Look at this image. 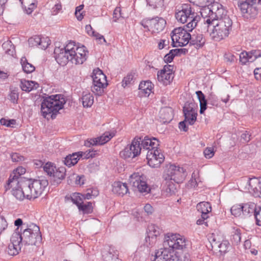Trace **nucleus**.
<instances>
[{"mask_svg":"<svg viewBox=\"0 0 261 261\" xmlns=\"http://www.w3.org/2000/svg\"><path fill=\"white\" fill-rule=\"evenodd\" d=\"M210 6L203 8L201 12L203 17L201 22L203 25L201 28L202 32H208L210 24L216 22L217 20L223 19L224 16H227L221 4L213 2Z\"/></svg>","mask_w":261,"mask_h":261,"instance_id":"1","label":"nucleus"},{"mask_svg":"<svg viewBox=\"0 0 261 261\" xmlns=\"http://www.w3.org/2000/svg\"><path fill=\"white\" fill-rule=\"evenodd\" d=\"M66 99L62 94L53 95L46 97L41 105V112L44 118L50 116L52 119L56 117L59 111L63 108Z\"/></svg>","mask_w":261,"mask_h":261,"instance_id":"2","label":"nucleus"},{"mask_svg":"<svg viewBox=\"0 0 261 261\" xmlns=\"http://www.w3.org/2000/svg\"><path fill=\"white\" fill-rule=\"evenodd\" d=\"M232 22L228 16H224L216 22L210 24V36L215 41H220L228 37L232 29Z\"/></svg>","mask_w":261,"mask_h":261,"instance_id":"3","label":"nucleus"},{"mask_svg":"<svg viewBox=\"0 0 261 261\" xmlns=\"http://www.w3.org/2000/svg\"><path fill=\"white\" fill-rule=\"evenodd\" d=\"M24 191L27 198L29 200L39 197L48 185V180L44 177L38 179L23 178Z\"/></svg>","mask_w":261,"mask_h":261,"instance_id":"4","label":"nucleus"},{"mask_svg":"<svg viewBox=\"0 0 261 261\" xmlns=\"http://www.w3.org/2000/svg\"><path fill=\"white\" fill-rule=\"evenodd\" d=\"M175 18L182 23L187 22L185 26L189 31H192L200 22V16L188 5H184L181 10L175 13Z\"/></svg>","mask_w":261,"mask_h":261,"instance_id":"5","label":"nucleus"},{"mask_svg":"<svg viewBox=\"0 0 261 261\" xmlns=\"http://www.w3.org/2000/svg\"><path fill=\"white\" fill-rule=\"evenodd\" d=\"M19 240L24 245L37 246L41 243L42 236L39 227L34 223L27 224L21 233L19 232Z\"/></svg>","mask_w":261,"mask_h":261,"instance_id":"6","label":"nucleus"},{"mask_svg":"<svg viewBox=\"0 0 261 261\" xmlns=\"http://www.w3.org/2000/svg\"><path fill=\"white\" fill-rule=\"evenodd\" d=\"M189 246V241L178 233H168L165 236L163 246L173 250L185 251Z\"/></svg>","mask_w":261,"mask_h":261,"instance_id":"7","label":"nucleus"},{"mask_svg":"<svg viewBox=\"0 0 261 261\" xmlns=\"http://www.w3.org/2000/svg\"><path fill=\"white\" fill-rule=\"evenodd\" d=\"M23 178H19L18 176L11 175L7 181L5 188L8 191L12 189V194L17 199L23 200L24 197L27 198L23 184Z\"/></svg>","mask_w":261,"mask_h":261,"instance_id":"8","label":"nucleus"},{"mask_svg":"<svg viewBox=\"0 0 261 261\" xmlns=\"http://www.w3.org/2000/svg\"><path fill=\"white\" fill-rule=\"evenodd\" d=\"M187 176L186 170L182 167L173 164L166 166L163 174V179L173 181L176 184L182 182Z\"/></svg>","mask_w":261,"mask_h":261,"instance_id":"9","label":"nucleus"},{"mask_svg":"<svg viewBox=\"0 0 261 261\" xmlns=\"http://www.w3.org/2000/svg\"><path fill=\"white\" fill-rule=\"evenodd\" d=\"M67 51H69L70 61L76 65L83 64L87 59V50L84 45L80 46L75 42L68 43Z\"/></svg>","mask_w":261,"mask_h":261,"instance_id":"10","label":"nucleus"},{"mask_svg":"<svg viewBox=\"0 0 261 261\" xmlns=\"http://www.w3.org/2000/svg\"><path fill=\"white\" fill-rule=\"evenodd\" d=\"M187 27H179L174 29L171 33L172 45L173 47L184 46L189 43L191 34Z\"/></svg>","mask_w":261,"mask_h":261,"instance_id":"11","label":"nucleus"},{"mask_svg":"<svg viewBox=\"0 0 261 261\" xmlns=\"http://www.w3.org/2000/svg\"><path fill=\"white\" fill-rule=\"evenodd\" d=\"M240 185L254 197L261 198V178H244L241 179Z\"/></svg>","mask_w":261,"mask_h":261,"instance_id":"12","label":"nucleus"},{"mask_svg":"<svg viewBox=\"0 0 261 261\" xmlns=\"http://www.w3.org/2000/svg\"><path fill=\"white\" fill-rule=\"evenodd\" d=\"M140 137H135L132 141L131 143L128 144L122 151L120 152V156L122 158L133 159L138 156L142 151L140 146Z\"/></svg>","mask_w":261,"mask_h":261,"instance_id":"13","label":"nucleus"},{"mask_svg":"<svg viewBox=\"0 0 261 261\" xmlns=\"http://www.w3.org/2000/svg\"><path fill=\"white\" fill-rule=\"evenodd\" d=\"M92 77L93 85L91 90L95 94L99 95L103 92V89L107 85L106 76L101 70L97 68L93 70Z\"/></svg>","mask_w":261,"mask_h":261,"instance_id":"14","label":"nucleus"},{"mask_svg":"<svg viewBox=\"0 0 261 261\" xmlns=\"http://www.w3.org/2000/svg\"><path fill=\"white\" fill-rule=\"evenodd\" d=\"M155 261H181L171 248L164 247L158 250L155 255Z\"/></svg>","mask_w":261,"mask_h":261,"instance_id":"15","label":"nucleus"},{"mask_svg":"<svg viewBox=\"0 0 261 261\" xmlns=\"http://www.w3.org/2000/svg\"><path fill=\"white\" fill-rule=\"evenodd\" d=\"M146 159L149 166L158 168L164 161L165 157L158 148L147 151Z\"/></svg>","mask_w":261,"mask_h":261,"instance_id":"16","label":"nucleus"},{"mask_svg":"<svg viewBox=\"0 0 261 261\" xmlns=\"http://www.w3.org/2000/svg\"><path fill=\"white\" fill-rule=\"evenodd\" d=\"M261 4V0H246L239 3L238 6L243 14L254 17L257 14L256 4Z\"/></svg>","mask_w":261,"mask_h":261,"instance_id":"17","label":"nucleus"},{"mask_svg":"<svg viewBox=\"0 0 261 261\" xmlns=\"http://www.w3.org/2000/svg\"><path fill=\"white\" fill-rule=\"evenodd\" d=\"M129 180L134 190H137L141 193H148L150 190L144 178L138 174L134 173L131 175Z\"/></svg>","mask_w":261,"mask_h":261,"instance_id":"18","label":"nucleus"},{"mask_svg":"<svg viewBox=\"0 0 261 261\" xmlns=\"http://www.w3.org/2000/svg\"><path fill=\"white\" fill-rule=\"evenodd\" d=\"M172 68L173 67L171 65H165L163 69L158 72V81L164 85L170 84L174 77Z\"/></svg>","mask_w":261,"mask_h":261,"instance_id":"19","label":"nucleus"},{"mask_svg":"<svg viewBox=\"0 0 261 261\" xmlns=\"http://www.w3.org/2000/svg\"><path fill=\"white\" fill-rule=\"evenodd\" d=\"M68 43L63 47H55L54 49L55 58L56 61L61 65L64 66L70 61L69 51H67Z\"/></svg>","mask_w":261,"mask_h":261,"instance_id":"20","label":"nucleus"},{"mask_svg":"<svg viewBox=\"0 0 261 261\" xmlns=\"http://www.w3.org/2000/svg\"><path fill=\"white\" fill-rule=\"evenodd\" d=\"M23 245L19 240V232L14 231L11 238V244L8 247L7 252L10 255H16L18 254Z\"/></svg>","mask_w":261,"mask_h":261,"instance_id":"21","label":"nucleus"},{"mask_svg":"<svg viewBox=\"0 0 261 261\" xmlns=\"http://www.w3.org/2000/svg\"><path fill=\"white\" fill-rule=\"evenodd\" d=\"M161 229L154 224L148 225L147 229V236L145 238L147 245L152 246L155 244L157 237L161 232Z\"/></svg>","mask_w":261,"mask_h":261,"instance_id":"22","label":"nucleus"},{"mask_svg":"<svg viewBox=\"0 0 261 261\" xmlns=\"http://www.w3.org/2000/svg\"><path fill=\"white\" fill-rule=\"evenodd\" d=\"M198 27V32H196L195 34L191 35V38L190 39L189 43L191 45H193L196 48H199L202 47L205 44V39L204 37L203 33L206 32H202L201 27L203 25V22H200V25H197Z\"/></svg>","mask_w":261,"mask_h":261,"instance_id":"23","label":"nucleus"},{"mask_svg":"<svg viewBox=\"0 0 261 261\" xmlns=\"http://www.w3.org/2000/svg\"><path fill=\"white\" fill-rule=\"evenodd\" d=\"M140 146L142 148V151L150 150L158 148L159 146V141L156 138L148 136H145L144 138L140 137Z\"/></svg>","mask_w":261,"mask_h":261,"instance_id":"24","label":"nucleus"},{"mask_svg":"<svg viewBox=\"0 0 261 261\" xmlns=\"http://www.w3.org/2000/svg\"><path fill=\"white\" fill-rule=\"evenodd\" d=\"M30 46H37L42 49H45L50 43V40L48 37H41L39 36L32 37L28 40Z\"/></svg>","mask_w":261,"mask_h":261,"instance_id":"25","label":"nucleus"},{"mask_svg":"<svg viewBox=\"0 0 261 261\" xmlns=\"http://www.w3.org/2000/svg\"><path fill=\"white\" fill-rule=\"evenodd\" d=\"M115 135L113 132H106L102 136L87 140L85 142V145L90 147L91 145H102L108 142Z\"/></svg>","mask_w":261,"mask_h":261,"instance_id":"26","label":"nucleus"},{"mask_svg":"<svg viewBox=\"0 0 261 261\" xmlns=\"http://www.w3.org/2000/svg\"><path fill=\"white\" fill-rule=\"evenodd\" d=\"M162 193L166 196H170L177 192L176 185L173 181L163 180Z\"/></svg>","mask_w":261,"mask_h":261,"instance_id":"27","label":"nucleus"},{"mask_svg":"<svg viewBox=\"0 0 261 261\" xmlns=\"http://www.w3.org/2000/svg\"><path fill=\"white\" fill-rule=\"evenodd\" d=\"M166 22L161 17L151 18V26L150 31L152 33H159L164 29Z\"/></svg>","mask_w":261,"mask_h":261,"instance_id":"28","label":"nucleus"},{"mask_svg":"<svg viewBox=\"0 0 261 261\" xmlns=\"http://www.w3.org/2000/svg\"><path fill=\"white\" fill-rule=\"evenodd\" d=\"M82 154L83 153L82 151H79L72 153V154H69L67 155L65 158H64L63 162L66 166H68V167H70L77 163L80 158L82 157Z\"/></svg>","mask_w":261,"mask_h":261,"instance_id":"29","label":"nucleus"},{"mask_svg":"<svg viewBox=\"0 0 261 261\" xmlns=\"http://www.w3.org/2000/svg\"><path fill=\"white\" fill-rule=\"evenodd\" d=\"M173 118V111L170 107L162 108L160 112V118L163 123L170 122Z\"/></svg>","mask_w":261,"mask_h":261,"instance_id":"30","label":"nucleus"},{"mask_svg":"<svg viewBox=\"0 0 261 261\" xmlns=\"http://www.w3.org/2000/svg\"><path fill=\"white\" fill-rule=\"evenodd\" d=\"M197 211L201 213V216L203 219L208 218V214L212 211L211 204L208 202H201L196 206Z\"/></svg>","mask_w":261,"mask_h":261,"instance_id":"31","label":"nucleus"},{"mask_svg":"<svg viewBox=\"0 0 261 261\" xmlns=\"http://www.w3.org/2000/svg\"><path fill=\"white\" fill-rule=\"evenodd\" d=\"M112 192L119 196H123L128 192V189L125 183L115 181L112 185Z\"/></svg>","mask_w":261,"mask_h":261,"instance_id":"32","label":"nucleus"},{"mask_svg":"<svg viewBox=\"0 0 261 261\" xmlns=\"http://www.w3.org/2000/svg\"><path fill=\"white\" fill-rule=\"evenodd\" d=\"M101 253L104 261H112L114 258H118L117 251L110 247L105 248Z\"/></svg>","mask_w":261,"mask_h":261,"instance_id":"33","label":"nucleus"},{"mask_svg":"<svg viewBox=\"0 0 261 261\" xmlns=\"http://www.w3.org/2000/svg\"><path fill=\"white\" fill-rule=\"evenodd\" d=\"M24 11L28 14H31L37 6L36 0H19Z\"/></svg>","mask_w":261,"mask_h":261,"instance_id":"34","label":"nucleus"},{"mask_svg":"<svg viewBox=\"0 0 261 261\" xmlns=\"http://www.w3.org/2000/svg\"><path fill=\"white\" fill-rule=\"evenodd\" d=\"M38 84L32 81L21 80L20 82V88L22 91L30 92L36 89L38 87Z\"/></svg>","mask_w":261,"mask_h":261,"instance_id":"35","label":"nucleus"},{"mask_svg":"<svg viewBox=\"0 0 261 261\" xmlns=\"http://www.w3.org/2000/svg\"><path fill=\"white\" fill-rule=\"evenodd\" d=\"M153 88V84L149 81H144L140 83L139 86V89L143 93L145 94V96H148Z\"/></svg>","mask_w":261,"mask_h":261,"instance_id":"36","label":"nucleus"},{"mask_svg":"<svg viewBox=\"0 0 261 261\" xmlns=\"http://www.w3.org/2000/svg\"><path fill=\"white\" fill-rule=\"evenodd\" d=\"M84 107H91L94 102V97L89 92H84L81 98Z\"/></svg>","mask_w":261,"mask_h":261,"instance_id":"37","label":"nucleus"},{"mask_svg":"<svg viewBox=\"0 0 261 261\" xmlns=\"http://www.w3.org/2000/svg\"><path fill=\"white\" fill-rule=\"evenodd\" d=\"M243 214L247 216L249 214H255L256 211V205L254 202H247L242 205Z\"/></svg>","mask_w":261,"mask_h":261,"instance_id":"38","label":"nucleus"},{"mask_svg":"<svg viewBox=\"0 0 261 261\" xmlns=\"http://www.w3.org/2000/svg\"><path fill=\"white\" fill-rule=\"evenodd\" d=\"M197 98L200 103V113L203 114L207 108V101L205 99V95L201 91L196 92Z\"/></svg>","mask_w":261,"mask_h":261,"instance_id":"39","label":"nucleus"},{"mask_svg":"<svg viewBox=\"0 0 261 261\" xmlns=\"http://www.w3.org/2000/svg\"><path fill=\"white\" fill-rule=\"evenodd\" d=\"M66 168L64 167H60L57 168L53 180L56 182L57 184L61 182V181L64 179L66 175Z\"/></svg>","mask_w":261,"mask_h":261,"instance_id":"40","label":"nucleus"},{"mask_svg":"<svg viewBox=\"0 0 261 261\" xmlns=\"http://www.w3.org/2000/svg\"><path fill=\"white\" fill-rule=\"evenodd\" d=\"M20 62L22 69L24 72L30 73L35 70V67L32 64L29 63L25 57L21 58Z\"/></svg>","mask_w":261,"mask_h":261,"instance_id":"41","label":"nucleus"},{"mask_svg":"<svg viewBox=\"0 0 261 261\" xmlns=\"http://www.w3.org/2000/svg\"><path fill=\"white\" fill-rule=\"evenodd\" d=\"M78 208L80 211L82 212L83 214H91L93 212V206L91 202H87L84 203L83 202L78 205Z\"/></svg>","mask_w":261,"mask_h":261,"instance_id":"42","label":"nucleus"},{"mask_svg":"<svg viewBox=\"0 0 261 261\" xmlns=\"http://www.w3.org/2000/svg\"><path fill=\"white\" fill-rule=\"evenodd\" d=\"M2 47L5 50V53L7 55L13 56L15 53V47L13 45L12 42L9 40H7L3 43L2 44Z\"/></svg>","mask_w":261,"mask_h":261,"instance_id":"43","label":"nucleus"},{"mask_svg":"<svg viewBox=\"0 0 261 261\" xmlns=\"http://www.w3.org/2000/svg\"><path fill=\"white\" fill-rule=\"evenodd\" d=\"M65 198L70 199L77 207L78 205H80L83 202V200L84 199L83 195L79 193H73L70 197H68L66 196Z\"/></svg>","mask_w":261,"mask_h":261,"instance_id":"44","label":"nucleus"},{"mask_svg":"<svg viewBox=\"0 0 261 261\" xmlns=\"http://www.w3.org/2000/svg\"><path fill=\"white\" fill-rule=\"evenodd\" d=\"M99 194V191L96 188H91L87 190L86 193L83 195L85 199H90L95 198Z\"/></svg>","mask_w":261,"mask_h":261,"instance_id":"45","label":"nucleus"},{"mask_svg":"<svg viewBox=\"0 0 261 261\" xmlns=\"http://www.w3.org/2000/svg\"><path fill=\"white\" fill-rule=\"evenodd\" d=\"M17 88L10 89V91L8 95L9 99L13 103H17L19 93Z\"/></svg>","mask_w":261,"mask_h":261,"instance_id":"46","label":"nucleus"},{"mask_svg":"<svg viewBox=\"0 0 261 261\" xmlns=\"http://www.w3.org/2000/svg\"><path fill=\"white\" fill-rule=\"evenodd\" d=\"M184 116L186 122H188L190 125H193L197 119V112L185 113Z\"/></svg>","mask_w":261,"mask_h":261,"instance_id":"47","label":"nucleus"},{"mask_svg":"<svg viewBox=\"0 0 261 261\" xmlns=\"http://www.w3.org/2000/svg\"><path fill=\"white\" fill-rule=\"evenodd\" d=\"M212 248H217L218 244L222 241L220 238L214 233L210 234L208 238Z\"/></svg>","mask_w":261,"mask_h":261,"instance_id":"48","label":"nucleus"},{"mask_svg":"<svg viewBox=\"0 0 261 261\" xmlns=\"http://www.w3.org/2000/svg\"><path fill=\"white\" fill-rule=\"evenodd\" d=\"M150 9H155L163 5V0H145Z\"/></svg>","mask_w":261,"mask_h":261,"instance_id":"49","label":"nucleus"},{"mask_svg":"<svg viewBox=\"0 0 261 261\" xmlns=\"http://www.w3.org/2000/svg\"><path fill=\"white\" fill-rule=\"evenodd\" d=\"M214 0H189L191 3H193L196 6L205 8L207 6H210Z\"/></svg>","mask_w":261,"mask_h":261,"instance_id":"50","label":"nucleus"},{"mask_svg":"<svg viewBox=\"0 0 261 261\" xmlns=\"http://www.w3.org/2000/svg\"><path fill=\"white\" fill-rule=\"evenodd\" d=\"M241 239V230L239 229L234 230L231 234V241L234 244H238Z\"/></svg>","mask_w":261,"mask_h":261,"instance_id":"51","label":"nucleus"},{"mask_svg":"<svg viewBox=\"0 0 261 261\" xmlns=\"http://www.w3.org/2000/svg\"><path fill=\"white\" fill-rule=\"evenodd\" d=\"M248 54L250 62H253L257 58L261 57V50H252L248 51Z\"/></svg>","mask_w":261,"mask_h":261,"instance_id":"52","label":"nucleus"},{"mask_svg":"<svg viewBox=\"0 0 261 261\" xmlns=\"http://www.w3.org/2000/svg\"><path fill=\"white\" fill-rule=\"evenodd\" d=\"M183 112L184 114L197 112L194 103L186 102L183 108Z\"/></svg>","mask_w":261,"mask_h":261,"instance_id":"53","label":"nucleus"},{"mask_svg":"<svg viewBox=\"0 0 261 261\" xmlns=\"http://www.w3.org/2000/svg\"><path fill=\"white\" fill-rule=\"evenodd\" d=\"M43 168V170L48 175H51L53 174L51 172H53L54 170H56V166L51 162L46 163Z\"/></svg>","mask_w":261,"mask_h":261,"instance_id":"54","label":"nucleus"},{"mask_svg":"<svg viewBox=\"0 0 261 261\" xmlns=\"http://www.w3.org/2000/svg\"><path fill=\"white\" fill-rule=\"evenodd\" d=\"M231 213L232 215L236 217H238L243 214V210L242 204H236L232 206L231 208Z\"/></svg>","mask_w":261,"mask_h":261,"instance_id":"55","label":"nucleus"},{"mask_svg":"<svg viewBox=\"0 0 261 261\" xmlns=\"http://www.w3.org/2000/svg\"><path fill=\"white\" fill-rule=\"evenodd\" d=\"M229 243L227 240H222L217 246V248L219 249V251L221 253L226 252L229 247Z\"/></svg>","mask_w":261,"mask_h":261,"instance_id":"56","label":"nucleus"},{"mask_svg":"<svg viewBox=\"0 0 261 261\" xmlns=\"http://www.w3.org/2000/svg\"><path fill=\"white\" fill-rule=\"evenodd\" d=\"M134 75L133 73H128L125 77H124L122 82V86L125 88L127 86L132 84L133 81Z\"/></svg>","mask_w":261,"mask_h":261,"instance_id":"57","label":"nucleus"},{"mask_svg":"<svg viewBox=\"0 0 261 261\" xmlns=\"http://www.w3.org/2000/svg\"><path fill=\"white\" fill-rule=\"evenodd\" d=\"M240 61L243 65L246 64L247 62H250L248 52L244 51L240 54Z\"/></svg>","mask_w":261,"mask_h":261,"instance_id":"58","label":"nucleus"},{"mask_svg":"<svg viewBox=\"0 0 261 261\" xmlns=\"http://www.w3.org/2000/svg\"><path fill=\"white\" fill-rule=\"evenodd\" d=\"M120 17L124 18V17L122 15L120 8L117 7L115 8L113 12V21L116 22Z\"/></svg>","mask_w":261,"mask_h":261,"instance_id":"59","label":"nucleus"},{"mask_svg":"<svg viewBox=\"0 0 261 261\" xmlns=\"http://www.w3.org/2000/svg\"><path fill=\"white\" fill-rule=\"evenodd\" d=\"M84 7V5H81L75 8V15L78 20H82L84 17L83 13L80 12L83 9Z\"/></svg>","mask_w":261,"mask_h":261,"instance_id":"60","label":"nucleus"},{"mask_svg":"<svg viewBox=\"0 0 261 261\" xmlns=\"http://www.w3.org/2000/svg\"><path fill=\"white\" fill-rule=\"evenodd\" d=\"M204 156L207 159H211L214 155V149L212 147H207L203 151Z\"/></svg>","mask_w":261,"mask_h":261,"instance_id":"61","label":"nucleus"},{"mask_svg":"<svg viewBox=\"0 0 261 261\" xmlns=\"http://www.w3.org/2000/svg\"><path fill=\"white\" fill-rule=\"evenodd\" d=\"M8 227L6 220L3 216H0V234H1Z\"/></svg>","mask_w":261,"mask_h":261,"instance_id":"62","label":"nucleus"},{"mask_svg":"<svg viewBox=\"0 0 261 261\" xmlns=\"http://www.w3.org/2000/svg\"><path fill=\"white\" fill-rule=\"evenodd\" d=\"M0 122L2 125H5L8 127H11L12 125L15 124V120L14 119L7 120L5 118H2L0 120Z\"/></svg>","mask_w":261,"mask_h":261,"instance_id":"63","label":"nucleus"},{"mask_svg":"<svg viewBox=\"0 0 261 261\" xmlns=\"http://www.w3.org/2000/svg\"><path fill=\"white\" fill-rule=\"evenodd\" d=\"M256 223L258 226H261V207L256 210L254 214Z\"/></svg>","mask_w":261,"mask_h":261,"instance_id":"64","label":"nucleus"}]
</instances>
